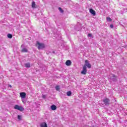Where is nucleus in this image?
<instances>
[{"label": "nucleus", "instance_id": "f257e3e1", "mask_svg": "<svg viewBox=\"0 0 127 127\" xmlns=\"http://www.w3.org/2000/svg\"><path fill=\"white\" fill-rule=\"evenodd\" d=\"M36 46L37 47L39 50H40V49H43V48H45V45H44L43 43H40L39 42H37Z\"/></svg>", "mask_w": 127, "mask_h": 127}, {"label": "nucleus", "instance_id": "f03ea898", "mask_svg": "<svg viewBox=\"0 0 127 127\" xmlns=\"http://www.w3.org/2000/svg\"><path fill=\"white\" fill-rule=\"evenodd\" d=\"M14 110H18V111H20V112H23V111H24V108L22 106H18L17 105H15L14 106Z\"/></svg>", "mask_w": 127, "mask_h": 127}, {"label": "nucleus", "instance_id": "7ed1b4c3", "mask_svg": "<svg viewBox=\"0 0 127 127\" xmlns=\"http://www.w3.org/2000/svg\"><path fill=\"white\" fill-rule=\"evenodd\" d=\"M85 64H84V65L83 66L88 67L89 68H91V67H92V65H91V64H90L89 63L88 60H86L85 61Z\"/></svg>", "mask_w": 127, "mask_h": 127}, {"label": "nucleus", "instance_id": "20e7f679", "mask_svg": "<svg viewBox=\"0 0 127 127\" xmlns=\"http://www.w3.org/2000/svg\"><path fill=\"white\" fill-rule=\"evenodd\" d=\"M81 73L82 75H86V74H87V67H86V66L83 67V70L81 71Z\"/></svg>", "mask_w": 127, "mask_h": 127}, {"label": "nucleus", "instance_id": "39448f33", "mask_svg": "<svg viewBox=\"0 0 127 127\" xmlns=\"http://www.w3.org/2000/svg\"><path fill=\"white\" fill-rule=\"evenodd\" d=\"M20 97L21 99H25V97H26V93L25 92H21L20 93Z\"/></svg>", "mask_w": 127, "mask_h": 127}, {"label": "nucleus", "instance_id": "423d86ee", "mask_svg": "<svg viewBox=\"0 0 127 127\" xmlns=\"http://www.w3.org/2000/svg\"><path fill=\"white\" fill-rule=\"evenodd\" d=\"M103 102L105 105H110V100L108 98H105Z\"/></svg>", "mask_w": 127, "mask_h": 127}, {"label": "nucleus", "instance_id": "0eeeda50", "mask_svg": "<svg viewBox=\"0 0 127 127\" xmlns=\"http://www.w3.org/2000/svg\"><path fill=\"white\" fill-rule=\"evenodd\" d=\"M40 127H48L47 124H46V123H45V122H43V123H41Z\"/></svg>", "mask_w": 127, "mask_h": 127}, {"label": "nucleus", "instance_id": "6e6552de", "mask_svg": "<svg viewBox=\"0 0 127 127\" xmlns=\"http://www.w3.org/2000/svg\"><path fill=\"white\" fill-rule=\"evenodd\" d=\"M89 12L93 15H95L96 14V12L95 11V10H93V9H89Z\"/></svg>", "mask_w": 127, "mask_h": 127}, {"label": "nucleus", "instance_id": "1a4fd4ad", "mask_svg": "<svg viewBox=\"0 0 127 127\" xmlns=\"http://www.w3.org/2000/svg\"><path fill=\"white\" fill-rule=\"evenodd\" d=\"M51 109L52 110V111H55V110L57 109V107H56V106L55 105H53L51 106Z\"/></svg>", "mask_w": 127, "mask_h": 127}, {"label": "nucleus", "instance_id": "9d476101", "mask_svg": "<svg viewBox=\"0 0 127 127\" xmlns=\"http://www.w3.org/2000/svg\"><path fill=\"white\" fill-rule=\"evenodd\" d=\"M65 65H66V66H70V65H71V61H70V60H67V61L65 62Z\"/></svg>", "mask_w": 127, "mask_h": 127}, {"label": "nucleus", "instance_id": "9b49d317", "mask_svg": "<svg viewBox=\"0 0 127 127\" xmlns=\"http://www.w3.org/2000/svg\"><path fill=\"white\" fill-rule=\"evenodd\" d=\"M72 95V92L70 91H68L66 92V96H67L68 97H71Z\"/></svg>", "mask_w": 127, "mask_h": 127}, {"label": "nucleus", "instance_id": "f8f14e48", "mask_svg": "<svg viewBox=\"0 0 127 127\" xmlns=\"http://www.w3.org/2000/svg\"><path fill=\"white\" fill-rule=\"evenodd\" d=\"M25 66L26 68H30V64L29 63H26Z\"/></svg>", "mask_w": 127, "mask_h": 127}, {"label": "nucleus", "instance_id": "ddd939ff", "mask_svg": "<svg viewBox=\"0 0 127 127\" xmlns=\"http://www.w3.org/2000/svg\"><path fill=\"white\" fill-rule=\"evenodd\" d=\"M28 50L26 48H23L21 50V52H27Z\"/></svg>", "mask_w": 127, "mask_h": 127}, {"label": "nucleus", "instance_id": "4468645a", "mask_svg": "<svg viewBox=\"0 0 127 127\" xmlns=\"http://www.w3.org/2000/svg\"><path fill=\"white\" fill-rule=\"evenodd\" d=\"M32 7H33V8H35V1H33L32 2Z\"/></svg>", "mask_w": 127, "mask_h": 127}, {"label": "nucleus", "instance_id": "2eb2a0df", "mask_svg": "<svg viewBox=\"0 0 127 127\" xmlns=\"http://www.w3.org/2000/svg\"><path fill=\"white\" fill-rule=\"evenodd\" d=\"M7 37H8V38L11 39V38H12V35H11L10 34H8Z\"/></svg>", "mask_w": 127, "mask_h": 127}, {"label": "nucleus", "instance_id": "dca6fc26", "mask_svg": "<svg viewBox=\"0 0 127 127\" xmlns=\"http://www.w3.org/2000/svg\"><path fill=\"white\" fill-rule=\"evenodd\" d=\"M106 19L108 21H109V22L112 21V19L110 17H107Z\"/></svg>", "mask_w": 127, "mask_h": 127}, {"label": "nucleus", "instance_id": "f3484780", "mask_svg": "<svg viewBox=\"0 0 127 127\" xmlns=\"http://www.w3.org/2000/svg\"><path fill=\"white\" fill-rule=\"evenodd\" d=\"M56 90H57V91H59V90H60V87H59V86H56Z\"/></svg>", "mask_w": 127, "mask_h": 127}, {"label": "nucleus", "instance_id": "a211bd4d", "mask_svg": "<svg viewBox=\"0 0 127 127\" xmlns=\"http://www.w3.org/2000/svg\"><path fill=\"white\" fill-rule=\"evenodd\" d=\"M22 100V102L24 103L25 104V103H26V101H25V100L24 99V98H21Z\"/></svg>", "mask_w": 127, "mask_h": 127}, {"label": "nucleus", "instance_id": "6ab92c4d", "mask_svg": "<svg viewBox=\"0 0 127 127\" xmlns=\"http://www.w3.org/2000/svg\"><path fill=\"white\" fill-rule=\"evenodd\" d=\"M110 79H113V77H115V75L111 74H110Z\"/></svg>", "mask_w": 127, "mask_h": 127}, {"label": "nucleus", "instance_id": "aec40b11", "mask_svg": "<svg viewBox=\"0 0 127 127\" xmlns=\"http://www.w3.org/2000/svg\"><path fill=\"white\" fill-rule=\"evenodd\" d=\"M59 10H60V11H61V12H63V10L62 9V8H61V7H59Z\"/></svg>", "mask_w": 127, "mask_h": 127}, {"label": "nucleus", "instance_id": "412c9836", "mask_svg": "<svg viewBox=\"0 0 127 127\" xmlns=\"http://www.w3.org/2000/svg\"><path fill=\"white\" fill-rule=\"evenodd\" d=\"M18 120H21V116L18 115Z\"/></svg>", "mask_w": 127, "mask_h": 127}, {"label": "nucleus", "instance_id": "4be33fe9", "mask_svg": "<svg viewBox=\"0 0 127 127\" xmlns=\"http://www.w3.org/2000/svg\"><path fill=\"white\" fill-rule=\"evenodd\" d=\"M88 37H92V35H91V34H88Z\"/></svg>", "mask_w": 127, "mask_h": 127}, {"label": "nucleus", "instance_id": "5701e85b", "mask_svg": "<svg viewBox=\"0 0 127 127\" xmlns=\"http://www.w3.org/2000/svg\"><path fill=\"white\" fill-rule=\"evenodd\" d=\"M110 27L111 28H114V25L113 24L110 25Z\"/></svg>", "mask_w": 127, "mask_h": 127}, {"label": "nucleus", "instance_id": "b1692460", "mask_svg": "<svg viewBox=\"0 0 127 127\" xmlns=\"http://www.w3.org/2000/svg\"><path fill=\"white\" fill-rule=\"evenodd\" d=\"M43 99H45V95H43Z\"/></svg>", "mask_w": 127, "mask_h": 127}, {"label": "nucleus", "instance_id": "393cba45", "mask_svg": "<svg viewBox=\"0 0 127 127\" xmlns=\"http://www.w3.org/2000/svg\"><path fill=\"white\" fill-rule=\"evenodd\" d=\"M9 87H11V85H9Z\"/></svg>", "mask_w": 127, "mask_h": 127}]
</instances>
